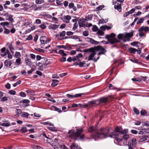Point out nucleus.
Instances as JSON below:
<instances>
[{
    "mask_svg": "<svg viewBox=\"0 0 149 149\" xmlns=\"http://www.w3.org/2000/svg\"><path fill=\"white\" fill-rule=\"evenodd\" d=\"M101 50V52L98 53L99 55H101L102 54V48L100 46H98L95 47H91L89 49H85L84 50L83 52H89L91 53L88 57V60H93L94 62H96L99 58L98 57L97 59L94 58L95 55L96 54V51H99Z\"/></svg>",
    "mask_w": 149,
    "mask_h": 149,
    "instance_id": "1",
    "label": "nucleus"
},
{
    "mask_svg": "<svg viewBox=\"0 0 149 149\" xmlns=\"http://www.w3.org/2000/svg\"><path fill=\"white\" fill-rule=\"evenodd\" d=\"M82 131H69L67 136L75 140H83L85 138L84 134L82 133Z\"/></svg>",
    "mask_w": 149,
    "mask_h": 149,
    "instance_id": "2",
    "label": "nucleus"
},
{
    "mask_svg": "<svg viewBox=\"0 0 149 149\" xmlns=\"http://www.w3.org/2000/svg\"><path fill=\"white\" fill-rule=\"evenodd\" d=\"M127 131H114L111 134L109 135L110 137L116 138L118 136H121L124 139L127 140L129 138V136L126 134Z\"/></svg>",
    "mask_w": 149,
    "mask_h": 149,
    "instance_id": "3",
    "label": "nucleus"
},
{
    "mask_svg": "<svg viewBox=\"0 0 149 149\" xmlns=\"http://www.w3.org/2000/svg\"><path fill=\"white\" fill-rule=\"evenodd\" d=\"M57 141V140L55 139L54 140L52 141L50 140L47 141V142L50 143L54 149H64L65 147V146L64 145L59 144Z\"/></svg>",
    "mask_w": 149,
    "mask_h": 149,
    "instance_id": "4",
    "label": "nucleus"
},
{
    "mask_svg": "<svg viewBox=\"0 0 149 149\" xmlns=\"http://www.w3.org/2000/svg\"><path fill=\"white\" fill-rule=\"evenodd\" d=\"M115 34L113 33H111L110 35H107L106 38L108 39V40L111 44H114L118 42L119 41L115 38Z\"/></svg>",
    "mask_w": 149,
    "mask_h": 149,
    "instance_id": "5",
    "label": "nucleus"
},
{
    "mask_svg": "<svg viewBox=\"0 0 149 149\" xmlns=\"http://www.w3.org/2000/svg\"><path fill=\"white\" fill-rule=\"evenodd\" d=\"M102 103V98L101 97L99 100H96L93 101H90L88 102V103L86 105H88V106H92L94 104H96L97 105H98L100 103Z\"/></svg>",
    "mask_w": 149,
    "mask_h": 149,
    "instance_id": "6",
    "label": "nucleus"
},
{
    "mask_svg": "<svg viewBox=\"0 0 149 149\" xmlns=\"http://www.w3.org/2000/svg\"><path fill=\"white\" fill-rule=\"evenodd\" d=\"M85 40L86 41L93 45H97L99 43V42L91 38L88 37L86 38H85Z\"/></svg>",
    "mask_w": 149,
    "mask_h": 149,
    "instance_id": "7",
    "label": "nucleus"
},
{
    "mask_svg": "<svg viewBox=\"0 0 149 149\" xmlns=\"http://www.w3.org/2000/svg\"><path fill=\"white\" fill-rule=\"evenodd\" d=\"M133 32H131L124 34V39H127V41H129L130 38L133 36Z\"/></svg>",
    "mask_w": 149,
    "mask_h": 149,
    "instance_id": "8",
    "label": "nucleus"
},
{
    "mask_svg": "<svg viewBox=\"0 0 149 149\" xmlns=\"http://www.w3.org/2000/svg\"><path fill=\"white\" fill-rule=\"evenodd\" d=\"M42 135L46 138L49 139L47 141H49V140L51 141V139L50 138L52 134L50 133H48L47 131H44L42 133Z\"/></svg>",
    "mask_w": 149,
    "mask_h": 149,
    "instance_id": "9",
    "label": "nucleus"
},
{
    "mask_svg": "<svg viewBox=\"0 0 149 149\" xmlns=\"http://www.w3.org/2000/svg\"><path fill=\"white\" fill-rule=\"evenodd\" d=\"M70 149H81L79 146L77 144L75 143H72L70 146Z\"/></svg>",
    "mask_w": 149,
    "mask_h": 149,
    "instance_id": "10",
    "label": "nucleus"
},
{
    "mask_svg": "<svg viewBox=\"0 0 149 149\" xmlns=\"http://www.w3.org/2000/svg\"><path fill=\"white\" fill-rule=\"evenodd\" d=\"M144 31L146 32H148L149 31V27L147 26H142L141 27L139 30V31Z\"/></svg>",
    "mask_w": 149,
    "mask_h": 149,
    "instance_id": "11",
    "label": "nucleus"
},
{
    "mask_svg": "<svg viewBox=\"0 0 149 149\" xmlns=\"http://www.w3.org/2000/svg\"><path fill=\"white\" fill-rule=\"evenodd\" d=\"M11 64L12 63L10 59L6 60L4 61V65L7 67H10Z\"/></svg>",
    "mask_w": 149,
    "mask_h": 149,
    "instance_id": "12",
    "label": "nucleus"
},
{
    "mask_svg": "<svg viewBox=\"0 0 149 149\" xmlns=\"http://www.w3.org/2000/svg\"><path fill=\"white\" fill-rule=\"evenodd\" d=\"M100 28L101 29V30L98 29L97 30V35L100 38H101V37H100V36H101L102 35V26H101L100 27Z\"/></svg>",
    "mask_w": 149,
    "mask_h": 149,
    "instance_id": "13",
    "label": "nucleus"
},
{
    "mask_svg": "<svg viewBox=\"0 0 149 149\" xmlns=\"http://www.w3.org/2000/svg\"><path fill=\"white\" fill-rule=\"evenodd\" d=\"M118 5H115L114 6V8L116 9L118 11L121 12L122 10L121 7V4H119L118 3Z\"/></svg>",
    "mask_w": 149,
    "mask_h": 149,
    "instance_id": "14",
    "label": "nucleus"
},
{
    "mask_svg": "<svg viewBox=\"0 0 149 149\" xmlns=\"http://www.w3.org/2000/svg\"><path fill=\"white\" fill-rule=\"evenodd\" d=\"M52 86L54 87L57 86L58 84L59 81L57 80L53 79L52 80Z\"/></svg>",
    "mask_w": 149,
    "mask_h": 149,
    "instance_id": "15",
    "label": "nucleus"
},
{
    "mask_svg": "<svg viewBox=\"0 0 149 149\" xmlns=\"http://www.w3.org/2000/svg\"><path fill=\"white\" fill-rule=\"evenodd\" d=\"M42 59L41 61V63H42V65L47 64V63L46 64V62L47 61V58H43Z\"/></svg>",
    "mask_w": 149,
    "mask_h": 149,
    "instance_id": "16",
    "label": "nucleus"
},
{
    "mask_svg": "<svg viewBox=\"0 0 149 149\" xmlns=\"http://www.w3.org/2000/svg\"><path fill=\"white\" fill-rule=\"evenodd\" d=\"M8 18L7 19V20H8L10 22L12 23L14 22V19L13 18V16L11 15H9L8 16Z\"/></svg>",
    "mask_w": 149,
    "mask_h": 149,
    "instance_id": "17",
    "label": "nucleus"
},
{
    "mask_svg": "<svg viewBox=\"0 0 149 149\" xmlns=\"http://www.w3.org/2000/svg\"><path fill=\"white\" fill-rule=\"evenodd\" d=\"M101 135H102L101 134L96 132L93 134V137H96L97 138H99Z\"/></svg>",
    "mask_w": 149,
    "mask_h": 149,
    "instance_id": "18",
    "label": "nucleus"
},
{
    "mask_svg": "<svg viewBox=\"0 0 149 149\" xmlns=\"http://www.w3.org/2000/svg\"><path fill=\"white\" fill-rule=\"evenodd\" d=\"M25 61L26 62V63L27 65H31L32 62L31 60L30 59H29L27 58H26L25 59Z\"/></svg>",
    "mask_w": 149,
    "mask_h": 149,
    "instance_id": "19",
    "label": "nucleus"
},
{
    "mask_svg": "<svg viewBox=\"0 0 149 149\" xmlns=\"http://www.w3.org/2000/svg\"><path fill=\"white\" fill-rule=\"evenodd\" d=\"M58 26L59 25L53 24L49 26V27L52 29L54 30L57 28L58 27Z\"/></svg>",
    "mask_w": 149,
    "mask_h": 149,
    "instance_id": "20",
    "label": "nucleus"
},
{
    "mask_svg": "<svg viewBox=\"0 0 149 149\" xmlns=\"http://www.w3.org/2000/svg\"><path fill=\"white\" fill-rule=\"evenodd\" d=\"M128 50L131 53L134 54L137 51L136 49L132 47L129 48Z\"/></svg>",
    "mask_w": 149,
    "mask_h": 149,
    "instance_id": "21",
    "label": "nucleus"
},
{
    "mask_svg": "<svg viewBox=\"0 0 149 149\" xmlns=\"http://www.w3.org/2000/svg\"><path fill=\"white\" fill-rule=\"evenodd\" d=\"M136 139H133L132 140V146L133 147H135L136 146Z\"/></svg>",
    "mask_w": 149,
    "mask_h": 149,
    "instance_id": "22",
    "label": "nucleus"
},
{
    "mask_svg": "<svg viewBox=\"0 0 149 149\" xmlns=\"http://www.w3.org/2000/svg\"><path fill=\"white\" fill-rule=\"evenodd\" d=\"M47 40V37L46 36H42L40 37V40L42 44H44V41Z\"/></svg>",
    "mask_w": 149,
    "mask_h": 149,
    "instance_id": "23",
    "label": "nucleus"
},
{
    "mask_svg": "<svg viewBox=\"0 0 149 149\" xmlns=\"http://www.w3.org/2000/svg\"><path fill=\"white\" fill-rule=\"evenodd\" d=\"M111 29V26H109L107 25L103 26V31H105L106 29H107V30H108Z\"/></svg>",
    "mask_w": 149,
    "mask_h": 149,
    "instance_id": "24",
    "label": "nucleus"
},
{
    "mask_svg": "<svg viewBox=\"0 0 149 149\" xmlns=\"http://www.w3.org/2000/svg\"><path fill=\"white\" fill-rule=\"evenodd\" d=\"M29 115V114L27 112H23L21 116L22 117L28 118Z\"/></svg>",
    "mask_w": 149,
    "mask_h": 149,
    "instance_id": "25",
    "label": "nucleus"
},
{
    "mask_svg": "<svg viewBox=\"0 0 149 149\" xmlns=\"http://www.w3.org/2000/svg\"><path fill=\"white\" fill-rule=\"evenodd\" d=\"M124 34H119L118 36V38L119 39H124Z\"/></svg>",
    "mask_w": 149,
    "mask_h": 149,
    "instance_id": "26",
    "label": "nucleus"
},
{
    "mask_svg": "<svg viewBox=\"0 0 149 149\" xmlns=\"http://www.w3.org/2000/svg\"><path fill=\"white\" fill-rule=\"evenodd\" d=\"M16 114L17 115H19L22 113V111L20 109H18L15 110Z\"/></svg>",
    "mask_w": 149,
    "mask_h": 149,
    "instance_id": "27",
    "label": "nucleus"
},
{
    "mask_svg": "<svg viewBox=\"0 0 149 149\" xmlns=\"http://www.w3.org/2000/svg\"><path fill=\"white\" fill-rule=\"evenodd\" d=\"M35 49L40 52H42L43 53L45 52V50H44L40 48H36Z\"/></svg>",
    "mask_w": 149,
    "mask_h": 149,
    "instance_id": "28",
    "label": "nucleus"
},
{
    "mask_svg": "<svg viewBox=\"0 0 149 149\" xmlns=\"http://www.w3.org/2000/svg\"><path fill=\"white\" fill-rule=\"evenodd\" d=\"M33 148V149H43L42 147L37 145H34Z\"/></svg>",
    "mask_w": 149,
    "mask_h": 149,
    "instance_id": "29",
    "label": "nucleus"
},
{
    "mask_svg": "<svg viewBox=\"0 0 149 149\" xmlns=\"http://www.w3.org/2000/svg\"><path fill=\"white\" fill-rule=\"evenodd\" d=\"M44 2V0H36V3L37 4H40Z\"/></svg>",
    "mask_w": 149,
    "mask_h": 149,
    "instance_id": "30",
    "label": "nucleus"
},
{
    "mask_svg": "<svg viewBox=\"0 0 149 149\" xmlns=\"http://www.w3.org/2000/svg\"><path fill=\"white\" fill-rule=\"evenodd\" d=\"M78 106H79L80 107L86 108L88 107V105L84 104H78Z\"/></svg>",
    "mask_w": 149,
    "mask_h": 149,
    "instance_id": "31",
    "label": "nucleus"
},
{
    "mask_svg": "<svg viewBox=\"0 0 149 149\" xmlns=\"http://www.w3.org/2000/svg\"><path fill=\"white\" fill-rule=\"evenodd\" d=\"M8 47L10 49V51L12 52V50H14V48L13 47L12 45L11 44H10L8 45Z\"/></svg>",
    "mask_w": 149,
    "mask_h": 149,
    "instance_id": "32",
    "label": "nucleus"
},
{
    "mask_svg": "<svg viewBox=\"0 0 149 149\" xmlns=\"http://www.w3.org/2000/svg\"><path fill=\"white\" fill-rule=\"evenodd\" d=\"M21 59L20 58H18L16 59V61L17 63V65H19L21 64Z\"/></svg>",
    "mask_w": 149,
    "mask_h": 149,
    "instance_id": "33",
    "label": "nucleus"
},
{
    "mask_svg": "<svg viewBox=\"0 0 149 149\" xmlns=\"http://www.w3.org/2000/svg\"><path fill=\"white\" fill-rule=\"evenodd\" d=\"M133 110L135 113L136 114H139V111L136 108L134 107L133 109Z\"/></svg>",
    "mask_w": 149,
    "mask_h": 149,
    "instance_id": "34",
    "label": "nucleus"
},
{
    "mask_svg": "<svg viewBox=\"0 0 149 149\" xmlns=\"http://www.w3.org/2000/svg\"><path fill=\"white\" fill-rule=\"evenodd\" d=\"M53 107L55 108L54 110L57 111L59 113H61L62 112V111L60 108H57L55 106H53Z\"/></svg>",
    "mask_w": 149,
    "mask_h": 149,
    "instance_id": "35",
    "label": "nucleus"
},
{
    "mask_svg": "<svg viewBox=\"0 0 149 149\" xmlns=\"http://www.w3.org/2000/svg\"><path fill=\"white\" fill-rule=\"evenodd\" d=\"M57 47L58 48H62L65 49H67V48L66 47V46H65L64 45H59Z\"/></svg>",
    "mask_w": 149,
    "mask_h": 149,
    "instance_id": "36",
    "label": "nucleus"
},
{
    "mask_svg": "<svg viewBox=\"0 0 149 149\" xmlns=\"http://www.w3.org/2000/svg\"><path fill=\"white\" fill-rule=\"evenodd\" d=\"M146 136H143V138H141L140 140L139 141V142H142L143 141H146L147 140V138H146Z\"/></svg>",
    "mask_w": 149,
    "mask_h": 149,
    "instance_id": "37",
    "label": "nucleus"
},
{
    "mask_svg": "<svg viewBox=\"0 0 149 149\" xmlns=\"http://www.w3.org/2000/svg\"><path fill=\"white\" fill-rule=\"evenodd\" d=\"M83 93H79V94H77L75 95H74V97H79L81 96L82 95H83Z\"/></svg>",
    "mask_w": 149,
    "mask_h": 149,
    "instance_id": "38",
    "label": "nucleus"
},
{
    "mask_svg": "<svg viewBox=\"0 0 149 149\" xmlns=\"http://www.w3.org/2000/svg\"><path fill=\"white\" fill-rule=\"evenodd\" d=\"M144 19L143 18H140L139 21L137 22V24H139L143 23V21H144Z\"/></svg>",
    "mask_w": 149,
    "mask_h": 149,
    "instance_id": "39",
    "label": "nucleus"
},
{
    "mask_svg": "<svg viewBox=\"0 0 149 149\" xmlns=\"http://www.w3.org/2000/svg\"><path fill=\"white\" fill-rule=\"evenodd\" d=\"M66 32L65 31H63L62 32L60 33V36L63 37L65 35Z\"/></svg>",
    "mask_w": 149,
    "mask_h": 149,
    "instance_id": "40",
    "label": "nucleus"
},
{
    "mask_svg": "<svg viewBox=\"0 0 149 149\" xmlns=\"http://www.w3.org/2000/svg\"><path fill=\"white\" fill-rule=\"evenodd\" d=\"M98 30L97 27L95 25H93V31H94L96 32Z\"/></svg>",
    "mask_w": 149,
    "mask_h": 149,
    "instance_id": "41",
    "label": "nucleus"
},
{
    "mask_svg": "<svg viewBox=\"0 0 149 149\" xmlns=\"http://www.w3.org/2000/svg\"><path fill=\"white\" fill-rule=\"evenodd\" d=\"M21 56L20 52H16L15 54V56L16 58H18L19 56Z\"/></svg>",
    "mask_w": 149,
    "mask_h": 149,
    "instance_id": "42",
    "label": "nucleus"
},
{
    "mask_svg": "<svg viewBox=\"0 0 149 149\" xmlns=\"http://www.w3.org/2000/svg\"><path fill=\"white\" fill-rule=\"evenodd\" d=\"M8 93L9 94L13 95H15L16 93L15 91L13 90H11Z\"/></svg>",
    "mask_w": 149,
    "mask_h": 149,
    "instance_id": "43",
    "label": "nucleus"
},
{
    "mask_svg": "<svg viewBox=\"0 0 149 149\" xmlns=\"http://www.w3.org/2000/svg\"><path fill=\"white\" fill-rule=\"evenodd\" d=\"M20 96L22 97H25L26 96V94L25 93L23 92H21L19 93Z\"/></svg>",
    "mask_w": 149,
    "mask_h": 149,
    "instance_id": "44",
    "label": "nucleus"
},
{
    "mask_svg": "<svg viewBox=\"0 0 149 149\" xmlns=\"http://www.w3.org/2000/svg\"><path fill=\"white\" fill-rule=\"evenodd\" d=\"M78 26V24L77 23H75L74 24V26L72 28L73 30H75Z\"/></svg>",
    "mask_w": 149,
    "mask_h": 149,
    "instance_id": "45",
    "label": "nucleus"
},
{
    "mask_svg": "<svg viewBox=\"0 0 149 149\" xmlns=\"http://www.w3.org/2000/svg\"><path fill=\"white\" fill-rule=\"evenodd\" d=\"M29 102V100L27 99H24L23 100L22 103H23L27 104Z\"/></svg>",
    "mask_w": 149,
    "mask_h": 149,
    "instance_id": "46",
    "label": "nucleus"
},
{
    "mask_svg": "<svg viewBox=\"0 0 149 149\" xmlns=\"http://www.w3.org/2000/svg\"><path fill=\"white\" fill-rule=\"evenodd\" d=\"M139 35L140 37H142L145 36L144 33L143 32V31H139Z\"/></svg>",
    "mask_w": 149,
    "mask_h": 149,
    "instance_id": "47",
    "label": "nucleus"
},
{
    "mask_svg": "<svg viewBox=\"0 0 149 149\" xmlns=\"http://www.w3.org/2000/svg\"><path fill=\"white\" fill-rule=\"evenodd\" d=\"M123 129L121 127L117 126L115 128V130H123Z\"/></svg>",
    "mask_w": 149,
    "mask_h": 149,
    "instance_id": "48",
    "label": "nucleus"
},
{
    "mask_svg": "<svg viewBox=\"0 0 149 149\" xmlns=\"http://www.w3.org/2000/svg\"><path fill=\"white\" fill-rule=\"evenodd\" d=\"M91 17L89 15L88 16H87L85 17V20L86 21H88L89 20H91Z\"/></svg>",
    "mask_w": 149,
    "mask_h": 149,
    "instance_id": "49",
    "label": "nucleus"
},
{
    "mask_svg": "<svg viewBox=\"0 0 149 149\" xmlns=\"http://www.w3.org/2000/svg\"><path fill=\"white\" fill-rule=\"evenodd\" d=\"M83 35L84 36H87L88 35V31H84L83 33Z\"/></svg>",
    "mask_w": 149,
    "mask_h": 149,
    "instance_id": "50",
    "label": "nucleus"
},
{
    "mask_svg": "<svg viewBox=\"0 0 149 149\" xmlns=\"http://www.w3.org/2000/svg\"><path fill=\"white\" fill-rule=\"evenodd\" d=\"M103 103H106L108 102V98L107 97H103Z\"/></svg>",
    "mask_w": 149,
    "mask_h": 149,
    "instance_id": "51",
    "label": "nucleus"
},
{
    "mask_svg": "<svg viewBox=\"0 0 149 149\" xmlns=\"http://www.w3.org/2000/svg\"><path fill=\"white\" fill-rule=\"evenodd\" d=\"M10 32V30L9 29L5 28V30L4 31V33L6 34H8Z\"/></svg>",
    "mask_w": 149,
    "mask_h": 149,
    "instance_id": "52",
    "label": "nucleus"
},
{
    "mask_svg": "<svg viewBox=\"0 0 149 149\" xmlns=\"http://www.w3.org/2000/svg\"><path fill=\"white\" fill-rule=\"evenodd\" d=\"M6 88L8 89H10V85L9 83H7V84L5 85Z\"/></svg>",
    "mask_w": 149,
    "mask_h": 149,
    "instance_id": "53",
    "label": "nucleus"
},
{
    "mask_svg": "<svg viewBox=\"0 0 149 149\" xmlns=\"http://www.w3.org/2000/svg\"><path fill=\"white\" fill-rule=\"evenodd\" d=\"M146 113V111L143 109L141 111V115H144Z\"/></svg>",
    "mask_w": 149,
    "mask_h": 149,
    "instance_id": "54",
    "label": "nucleus"
},
{
    "mask_svg": "<svg viewBox=\"0 0 149 149\" xmlns=\"http://www.w3.org/2000/svg\"><path fill=\"white\" fill-rule=\"evenodd\" d=\"M74 33L72 32L69 31L66 32V35L67 36H70L73 35Z\"/></svg>",
    "mask_w": 149,
    "mask_h": 149,
    "instance_id": "55",
    "label": "nucleus"
},
{
    "mask_svg": "<svg viewBox=\"0 0 149 149\" xmlns=\"http://www.w3.org/2000/svg\"><path fill=\"white\" fill-rule=\"evenodd\" d=\"M135 8H133L128 11V12H129V14H132L135 11Z\"/></svg>",
    "mask_w": 149,
    "mask_h": 149,
    "instance_id": "56",
    "label": "nucleus"
},
{
    "mask_svg": "<svg viewBox=\"0 0 149 149\" xmlns=\"http://www.w3.org/2000/svg\"><path fill=\"white\" fill-rule=\"evenodd\" d=\"M33 39V37L32 36L30 35L28 36V37L26 38V40H31Z\"/></svg>",
    "mask_w": 149,
    "mask_h": 149,
    "instance_id": "57",
    "label": "nucleus"
},
{
    "mask_svg": "<svg viewBox=\"0 0 149 149\" xmlns=\"http://www.w3.org/2000/svg\"><path fill=\"white\" fill-rule=\"evenodd\" d=\"M8 100V98L6 97H3L1 99V100L2 102H4Z\"/></svg>",
    "mask_w": 149,
    "mask_h": 149,
    "instance_id": "58",
    "label": "nucleus"
},
{
    "mask_svg": "<svg viewBox=\"0 0 149 149\" xmlns=\"http://www.w3.org/2000/svg\"><path fill=\"white\" fill-rule=\"evenodd\" d=\"M74 6V4L72 3H70L69 4L68 7L69 8H72V7Z\"/></svg>",
    "mask_w": 149,
    "mask_h": 149,
    "instance_id": "59",
    "label": "nucleus"
},
{
    "mask_svg": "<svg viewBox=\"0 0 149 149\" xmlns=\"http://www.w3.org/2000/svg\"><path fill=\"white\" fill-rule=\"evenodd\" d=\"M65 18L67 20H69L71 19V17L68 15H67L65 16Z\"/></svg>",
    "mask_w": 149,
    "mask_h": 149,
    "instance_id": "60",
    "label": "nucleus"
},
{
    "mask_svg": "<svg viewBox=\"0 0 149 149\" xmlns=\"http://www.w3.org/2000/svg\"><path fill=\"white\" fill-rule=\"evenodd\" d=\"M40 27L42 29H45L46 28V26L44 24L40 25Z\"/></svg>",
    "mask_w": 149,
    "mask_h": 149,
    "instance_id": "61",
    "label": "nucleus"
},
{
    "mask_svg": "<svg viewBox=\"0 0 149 149\" xmlns=\"http://www.w3.org/2000/svg\"><path fill=\"white\" fill-rule=\"evenodd\" d=\"M61 0H56V3L59 5L61 6L62 4V3H61Z\"/></svg>",
    "mask_w": 149,
    "mask_h": 149,
    "instance_id": "62",
    "label": "nucleus"
},
{
    "mask_svg": "<svg viewBox=\"0 0 149 149\" xmlns=\"http://www.w3.org/2000/svg\"><path fill=\"white\" fill-rule=\"evenodd\" d=\"M35 29V26H33V27H31L30 28L29 30V31L28 32L31 31L34 29Z\"/></svg>",
    "mask_w": 149,
    "mask_h": 149,
    "instance_id": "63",
    "label": "nucleus"
},
{
    "mask_svg": "<svg viewBox=\"0 0 149 149\" xmlns=\"http://www.w3.org/2000/svg\"><path fill=\"white\" fill-rule=\"evenodd\" d=\"M60 61L62 62L65 61H66V58L64 57H62V58L60 59Z\"/></svg>",
    "mask_w": 149,
    "mask_h": 149,
    "instance_id": "64",
    "label": "nucleus"
}]
</instances>
